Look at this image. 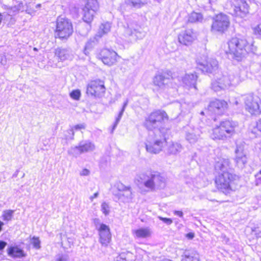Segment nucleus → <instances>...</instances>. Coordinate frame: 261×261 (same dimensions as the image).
Wrapping results in <instances>:
<instances>
[{
  "label": "nucleus",
  "mask_w": 261,
  "mask_h": 261,
  "mask_svg": "<svg viewBox=\"0 0 261 261\" xmlns=\"http://www.w3.org/2000/svg\"><path fill=\"white\" fill-rule=\"evenodd\" d=\"M33 50H34V51H38V48H37L36 47H34V48H33Z\"/></svg>",
  "instance_id": "nucleus-48"
},
{
  "label": "nucleus",
  "mask_w": 261,
  "mask_h": 261,
  "mask_svg": "<svg viewBox=\"0 0 261 261\" xmlns=\"http://www.w3.org/2000/svg\"><path fill=\"white\" fill-rule=\"evenodd\" d=\"M118 189L119 192H128L129 193V197L131 198L132 192L130 187L124 186L121 184L118 185Z\"/></svg>",
  "instance_id": "nucleus-29"
},
{
  "label": "nucleus",
  "mask_w": 261,
  "mask_h": 261,
  "mask_svg": "<svg viewBox=\"0 0 261 261\" xmlns=\"http://www.w3.org/2000/svg\"><path fill=\"white\" fill-rule=\"evenodd\" d=\"M223 163L227 166H229V162L228 160H224Z\"/></svg>",
  "instance_id": "nucleus-46"
},
{
  "label": "nucleus",
  "mask_w": 261,
  "mask_h": 261,
  "mask_svg": "<svg viewBox=\"0 0 261 261\" xmlns=\"http://www.w3.org/2000/svg\"><path fill=\"white\" fill-rule=\"evenodd\" d=\"M197 77L196 73L186 74L182 78V82L186 85H193L195 86Z\"/></svg>",
  "instance_id": "nucleus-19"
},
{
  "label": "nucleus",
  "mask_w": 261,
  "mask_h": 261,
  "mask_svg": "<svg viewBox=\"0 0 261 261\" xmlns=\"http://www.w3.org/2000/svg\"><path fill=\"white\" fill-rule=\"evenodd\" d=\"M7 243L2 240H0V255L3 254L5 248L6 247Z\"/></svg>",
  "instance_id": "nucleus-38"
},
{
  "label": "nucleus",
  "mask_w": 261,
  "mask_h": 261,
  "mask_svg": "<svg viewBox=\"0 0 261 261\" xmlns=\"http://www.w3.org/2000/svg\"><path fill=\"white\" fill-rule=\"evenodd\" d=\"M256 128L260 132H261V119H259L257 122L256 124Z\"/></svg>",
  "instance_id": "nucleus-41"
},
{
  "label": "nucleus",
  "mask_w": 261,
  "mask_h": 261,
  "mask_svg": "<svg viewBox=\"0 0 261 261\" xmlns=\"http://www.w3.org/2000/svg\"><path fill=\"white\" fill-rule=\"evenodd\" d=\"M203 19V17L201 13L192 12L188 15L187 21L189 23H197L201 22Z\"/></svg>",
  "instance_id": "nucleus-20"
},
{
  "label": "nucleus",
  "mask_w": 261,
  "mask_h": 261,
  "mask_svg": "<svg viewBox=\"0 0 261 261\" xmlns=\"http://www.w3.org/2000/svg\"><path fill=\"white\" fill-rule=\"evenodd\" d=\"M97 231L99 235V242L102 246L108 247L112 241V234L109 226L101 223Z\"/></svg>",
  "instance_id": "nucleus-12"
},
{
  "label": "nucleus",
  "mask_w": 261,
  "mask_h": 261,
  "mask_svg": "<svg viewBox=\"0 0 261 261\" xmlns=\"http://www.w3.org/2000/svg\"><path fill=\"white\" fill-rule=\"evenodd\" d=\"M196 39V36L192 29H188L180 33L178 35V40L180 44L184 45H190Z\"/></svg>",
  "instance_id": "nucleus-13"
},
{
  "label": "nucleus",
  "mask_w": 261,
  "mask_h": 261,
  "mask_svg": "<svg viewBox=\"0 0 261 261\" xmlns=\"http://www.w3.org/2000/svg\"><path fill=\"white\" fill-rule=\"evenodd\" d=\"M94 145L91 143H86L83 145H80L76 147L80 153H83L92 150L94 148Z\"/></svg>",
  "instance_id": "nucleus-22"
},
{
  "label": "nucleus",
  "mask_w": 261,
  "mask_h": 261,
  "mask_svg": "<svg viewBox=\"0 0 261 261\" xmlns=\"http://www.w3.org/2000/svg\"><path fill=\"white\" fill-rule=\"evenodd\" d=\"M86 128L85 124H78L71 127V130L73 133L77 131H82Z\"/></svg>",
  "instance_id": "nucleus-33"
},
{
  "label": "nucleus",
  "mask_w": 261,
  "mask_h": 261,
  "mask_svg": "<svg viewBox=\"0 0 261 261\" xmlns=\"http://www.w3.org/2000/svg\"><path fill=\"white\" fill-rule=\"evenodd\" d=\"M81 94L79 90H74L70 93V97L74 100H79L81 97Z\"/></svg>",
  "instance_id": "nucleus-31"
},
{
  "label": "nucleus",
  "mask_w": 261,
  "mask_h": 261,
  "mask_svg": "<svg viewBox=\"0 0 261 261\" xmlns=\"http://www.w3.org/2000/svg\"><path fill=\"white\" fill-rule=\"evenodd\" d=\"M237 124L233 121L226 119L214 127L211 133L213 140H224L236 133Z\"/></svg>",
  "instance_id": "nucleus-3"
},
{
  "label": "nucleus",
  "mask_w": 261,
  "mask_h": 261,
  "mask_svg": "<svg viewBox=\"0 0 261 261\" xmlns=\"http://www.w3.org/2000/svg\"><path fill=\"white\" fill-rule=\"evenodd\" d=\"M230 20L226 14L219 13L212 18L211 31L220 34L225 33L230 27Z\"/></svg>",
  "instance_id": "nucleus-6"
},
{
  "label": "nucleus",
  "mask_w": 261,
  "mask_h": 261,
  "mask_svg": "<svg viewBox=\"0 0 261 261\" xmlns=\"http://www.w3.org/2000/svg\"><path fill=\"white\" fill-rule=\"evenodd\" d=\"M194 236H195L194 233L192 232H189L186 234V238H187L188 239H190V240L193 239Z\"/></svg>",
  "instance_id": "nucleus-40"
},
{
  "label": "nucleus",
  "mask_w": 261,
  "mask_h": 261,
  "mask_svg": "<svg viewBox=\"0 0 261 261\" xmlns=\"http://www.w3.org/2000/svg\"><path fill=\"white\" fill-rule=\"evenodd\" d=\"M210 109L218 115H222L228 109L227 102L221 99H216L210 103Z\"/></svg>",
  "instance_id": "nucleus-15"
},
{
  "label": "nucleus",
  "mask_w": 261,
  "mask_h": 261,
  "mask_svg": "<svg viewBox=\"0 0 261 261\" xmlns=\"http://www.w3.org/2000/svg\"><path fill=\"white\" fill-rule=\"evenodd\" d=\"M126 5L133 7L140 8L147 3L146 0H125Z\"/></svg>",
  "instance_id": "nucleus-21"
},
{
  "label": "nucleus",
  "mask_w": 261,
  "mask_h": 261,
  "mask_svg": "<svg viewBox=\"0 0 261 261\" xmlns=\"http://www.w3.org/2000/svg\"><path fill=\"white\" fill-rule=\"evenodd\" d=\"M259 174H261V168L258 173L255 174V176L256 177Z\"/></svg>",
  "instance_id": "nucleus-47"
},
{
  "label": "nucleus",
  "mask_w": 261,
  "mask_h": 261,
  "mask_svg": "<svg viewBox=\"0 0 261 261\" xmlns=\"http://www.w3.org/2000/svg\"><path fill=\"white\" fill-rule=\"evenodd\" d=\"M133 234L136 238H146L151 236V231L149 228L142 227L134 230Z\"/></svg>",
  "instance_id": "nucleus-17"
},
{
  "label": "nucleus",
  "mask_w": 261,
  "mask_h": 261,
  "mask_svg": "<svg viewBox=\"0 0 261 261\" xmlns=\"http://www.w3.org/2000/svg\"><path fill=\"white\" fill-rule=\"evenodd\" d=\"M55 54L60 60L63 61L66 59L67 54L65 49L58 48L55 50Z\"/></svg>",
  "instance_id": "nucleus-25"
},
{
  "label": "nucleus",
  "mask_w": 261,
  "mask_h": 261,
  "mask_svg": "<svg viewBox=\"0 0 261 261\" xmlns=\"http://www.w3.org/2000/svg\"><path fill=\"white\" fill-rule=\"evenodd\" d=\"M14 211L9 210L5 211L2 215L3 219L5 221H9L12 220Z\"/></svg>",
  "instance_id": "nucleus-26"
},
{
  "label": "nucleus",
  "mask_w": 261,
  "mask_h": 261,
  "mask_svg": "<svg viewBox=\"0 0 261 261\" xmlns=\"http://www.w3.org/2000/svg\"><path fill=\"white\" fill-rule=\"evenodd\" d=\"M181 261H199V258L197 254L192 253L183 255Z\"/></svg>",
  "instance_id": "nucleus-24"
},
{
  "label": "nucleus",
  "mask_w": 261,
  "mask_h": 261,
  "mask_svg": "<svg viewBox=\"0 0 261 261\" xmlns=\"http://www.w3.org/2000/svg\"><path fill=\"white\" fill-rule=\"evenodd\" d=\"M174 214L180 217H182L183 216V213L181 211H175L174 212Z\"/></svg>",
  "instance_id": "nucleus-42"
},
{
  "label": "nucleus",
  "mask_w": 261,
  "mask_h": 261,
  "mask_svg": "<svg viewBox=\"0 0 261 261\" xmlns=\"http://www.w3.org/2000/svg\"><path fill=\"white\" fill-rule=\"evenodd\" d=\"M246 111L251 115L257 116L261 114V99L253 94H248L245 100Z\"/></svg>",
  "instance_id": "nucleus-8"
},
{
  "label": "nucleus",
  "mask_w": 261,
  "mask_h": 261,
  "mask_svg": "<svg viewBox=\"0 0 261 261\" xmlns=\"http://www.w3.org/2000/svg\"><path fill=\"white\" fill-rule=\"evenodd\" d=\"M105 82L100 79L91 80L87 85L86 94L88 96L99 97L106 92Z\"/></svg>",
  "instance_id": "nucleus-9"
},
{
  "label": "nucleus",
  "mask_w": 261,
  "mask_h": 261,
  "mask_svg": "<svg viewBox=\"0 0 261 261\" xmlns=\"http://www.w3.org/2000/svg\"><path fill=\"white\" fill-rule=\"evenodd\" d=\"M120 57L113 50L103 48L98 54V59L105 65L112 66L116 64Z\"/></svg>",
  "instance_id": "nucleus-11"
},
{
  "label": "nucleus",
  "mask_w": 261,
  "mask_h": 261,
  "mask_svg": "<svg viewBox=\"0 0 261 261\" xmlns=\"http://www.w3.org/2000/svg\"><path fill=\"white\" fill-rule=\"evenodd\" d=\"M3 225H4V223L3 222H2L1 221H0V232L2 230V227H3Z\"/></svg>",
  "instance_id": "nucleus-45"
},
{
  "label": "nucleus",
  "mask_w": 261,
  "mask_h": 261,
  "mask_svg": "<svg viewBox=\"0 0 261 261\" xmlns=\"http://www.w3.org/2000/svg\"><path fill=\"white\" fill-rule=\"evenodd\" d=\"M159 219L162 221L163 222H164V223L168 224V225H170L172 223V220L170 218H164V217H159Z\"/></svg>",
  "instance_id": "nucleus-37"
},
{
  "label": "nucleus",
  "mask_w": 261,
  "mask_h": 261,
  "mask_svg": "<svg viewBox=\"0 0 261 261\" xmlns=\"http://www.w3.org/2000/svg\"><path fill=\"white\" fill-rule=\"evenodd\" d=\"M181 146L180 145L178 144L177 143H173L170 146V150L171 152L176 153V152H178Z\"/></svg>",
  "instance_id": "nucleus-35"
},
{
  "label": "nucleus",
  "mask_w": 261,
  "mask_h": 261,
  "mask_svg": "<svg viewBox=\"0 0 261 261\" xmlns=\"http://www.w3.org/2000/svg\"><path fill=\"white\" fill-rule=\"evenodd\" d=\"M100 5L97 0H85V5L82 8L83 20L88 24H91L95 17Z\"/></svg>",
  "instance_id": "nucleus-7"
},
{
  "label": "nucleus",
  "mask_w": 261,
  "mask_h": 261,
  "mask_svg": "<svg viewBox=\"0 0 261 261\" xmlns=\"http://www.w3.org/2000/svg\"><path fill=\"white\" fill-rule=\"evenodd\" d=\"M110 25L108 23H102L99 27V34L101 35L106 34L110 32Z\"/></svg>",
  "instance_id": "nucleus-27"
},
{
  "label": "nucleus",
  "mask_w": 261,
  "mask_h": 261,
  "mask_svg": "<svg viewBox=\"0 0 261 261\" xmlns=\"http://www.w3.org/2000/svg\"><path fill=\"white\" fill-rule=\"evenodd\" d=\"M233 15L236 17L244 18L249 12V6L244 1H241L233 7Z\"/></svg>",
  "instance_id": "nucleus-14"
},
{
  "label": "nucleus",
  "mask_w": 261,
  "mask_h": 261,
  "mask_svg": "<svg viewBox=\"0 0 261 261\" xmlns=\"http://www.w3.org/2000/svg\"><path fill=\"white\" fill-rule=\"evenodd\" d=\"M239 176L229 171L218 173L215 177L216 188L220 191L227 195L234 190L238 185Z\"/></svg>",
  "instance_id": "nucleus-2"
},
{
  "label": "nucleus",
  "mask_w": 261,
  "mask_h": 261,
  "mask_svg": "<svg viewBox=\"0 0 261 261\" xmlns=\"http://www.w3.org/2000/svg\"><path fill=\"white\" fill-rule=\"evenodd\" d=\"M94 44L93 41H89L86 44L84 48V53L86 55L88 54L93 49Z\"/></svg>",
  "instance_id": "nucleus-30"
},
{
  "label": "nucleus",
  "mask_w": 261,
  "mask_h": 261,
  "mask_svg": "<svg viewBox=\"0 0 261 261\" xmlns=\"http://www.w3.org/2000/svg\"><path fill=\"white\" fill-rule=\"evenodd\" d=\"M253 33L255 35L261 36V22L254 28Z\"/></svg>",
  "instance_id": "nucleus-36"
},
{
  "label": "nucleus",
  "mask_w": 261,
  "mask_h": 261,
  "mask_svg": "<svg viewBox=\"0 0 261 261\" xmlns=\"http://www.w3.org/2000/svg\"><path fill=\"white\" fill-rule=\"evenodd\" d=\"M169 117L163 110L156 109L150 112L145 118L143 123L145 128L149 131L157 128L159 125L168 121Z\"/></svg>",
  "instance_id": "nucleus-5"
},
{
  "label": "nucleus",
  "mask_w": 261,
  "mask_h": 261,
  "mask_svg": "<svg viewBox=\"0 0 261 261\" xmlns=\"http://www.w3.org/2000/svg\"><path fill=\"white\" fill-rule=\"evenodd\" d=\"M74 32L71 20L67 17L60 15L55 21L54 37L61 40H67Z\"/></svg>",
  "instance_id": "nucleus-4"
},
{
  "label": "nucleus",
  "mask_w": 261,
  "mask_h": 261,
  "mask_svg": "<svg viewBox=\"0 0 261 261\" xmlns=\"http://www.w3.org/2000/svg\"><path fill=\"white\" fill-rule=\"evenodd\" d=\"M90 171L87 169H83L81 173V175L82 176H87L89 174Z\"/></svg>",
  "instance_id": "nucleus-39"
},
{
  "label": "nucleus",
  "mask_w": 261,
  "mask_h": 261,
  "mask_svg": "<svg viewBox=\"0 0 261 261\" xmlns=\"http://www.w3.org/2000/svg\"><path fill=\"white\" fill-rule=\"evenodd\" d=\"M57 261H67V260L63 257H60L57 259Z\"/></svg>",
  "instance_id": "nucleus-44"
},
{
  "label": "nucleus",
  "mask_w": 261,
  "mask_h": 261,
  "mask_svg": "<svg viewBox=\"0 0 261 261\" xmlns=\"http://www.w3.org/2000/svg\"><path fill=\"white\" fill-rule=\"evenodd\" d=\"M227 44L225 54L231 55L237 62L243 61L250 54H253L256 49L253 43L240 35L231 37L228 40Z\"/></svg>",
  "instance_id": "nucleus-1"
},
{
  "label": "nucleus",
  "mask_w": 261,
  "mask_h": 261,
  "mask_svg": "<svg viewBox=\"0 0 261 261\" xmlns=\"http://www.w3.org/2000/svg\"><path fill=\"white\" fill-rule=\"evenodd\" d=\"M156 179L159 182L163 181V177L160 173L154 174L151 175L150 179L147 180L144 182L145 186L151 190H153L154 188V180Z\"/></svg>",
  "instance_id": "nucleus-18"
},
{
  "label": "nucleus",
  "mask_w": 261,
  "mask_h": 261,
  "mask_svg": "<svg viewBox=\"0 0 261 261\" xmlns=\"http://www.w3.org/2000/svg\"><path fill=\"white\" fill-rule=\"evenodd\" d=\"M98 192H96L95 193H94L91 197H90V199L91 200H92L94 198H96L97 196H98Z\"/></svg>",
  "instance_id": "nucleus-43"
},
{
  "label": "nucleus",
  "mask_w": 261,
  "mask_h": 261,
  "mask_svg": "<svg viewBox=\"0 0 261 261\" xmlns=\"http://www.w3.org/2000/svg\"><path fill=\"white\" fill-rule=\"evenodd\" d=\"M235 160L237 164L240 165H245L247 162V158L246 155L237 156Z\"/></svg>",
  "instance_id": "nucleus-28"
},
{
  "label": "nucleus",
  "mask_w": 261,
  "mask_h": 261,
  "mask_svg": "<svg viewBox=\"0 0 261 261\" xmlns=\"http://www.w3.org/2000/svg\"><path fill=\"white\" fill-rule=\"evenodd\" d=\"M101 211L105 215H107L110 213V206L108 203L106 202H103L101 205Z\"/></svg>",
  "instance_id": "nucleus-32"
},
{
  "label": "nucleus",
  "mask_w": 261,
  "mask_h": 261,
  "mask_svg": "<svg viewBox=\"0 0 261 261\" xmlns=\"http://www.w3.org/2000/svg\"><path fill=\"white\" fill-rule=\"evenodd\" d=\"M7 253L9 256L13 258H21L25 257L27 253L18 245H11L7 249Z\"/></svg>",
  "instance_id": "nucleus-16"
},
{
  "label": "nucleus",
  "mask_w": 261,
  "mask_h": 261,
  "mask_svg": "<svg viewBox=\"0 0 261 261\" xmlns=\"http://www.w3.org/2000/svg\"><path fill=\"white\" fill-rule=\"evenodd\" d=\"M155 138H158V137L160 139H156L152 142H149L146 144V150L151 153H158L160 152L163 147L164 143L166 142V134L164 132H161L159 129L154 134Z\"/></svg>",
  "instance_id": "nucleus-10"
},
{
  "label": "nucleus",
  "mask_w": 261,
  "mask_h": 261,
  "mask_svg": "<svg viewBox=\"0 0 261 261\" xmlns=\"http://www.w3.org/2000/svg\"><path fill=\"white\" fill-rule=\"evenodd\" d=\"M31 243L34 248L36 249H39L40 248V241L38 238L35 237H33L32 239Z\"/></svg>",
  "instance_id": "nucleus-34"
},
{
  "label": "nucleus",
  "mask_w": 261,
  "mask_h": 261,
  "mask_svg": "<svg viewBox=\"0 0 261 261\" xmlns=\"http://www.w3.org/2000/svg\"><path fill=\"white\" fill-rule=\"evenodd\" d=\"M165 77L162 75H156L154 76L153 81V84L155 86L161 87L165 85L164 81Z\"/></svg>",
  "instance_id": "nucleus-23"
}]
</instances>
